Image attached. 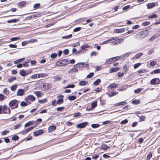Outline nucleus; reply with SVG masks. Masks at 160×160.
<instances>
[{"mask_svg":"<svg viewBox=\"0 0 160 160\" xmlns=\"http://www.w3.org/2000/svg\"><path fill=\"white\" fill-rule=\"evenodd\" d=\"M29 72H27L24 70H22L20 71V75L22 76H25L27 75Z\"/></svg>","mask_w":160,"mask_h":160,"instance_id":"obj_14","label":"nucleus"},{"mask_svg":"<svg viewBox=\"0 0 160 160\" xmlns=\"http://www.w3.org/2000/svg\"><path fill=\"white\" fill-rule=\"evenodd\" d=\"M57 56V54L56 53H53L51 55V57L52 58H55Z\"/></svg>","mask_w":160,"mask_h":160,"instance_id":"obj_60","label":"nucleus"},{"mask_svg":"<svg viewBox=\"0 0 160 160\" xmlns=\"http://www.w3.org/2000/svg\"><path fill=\"white\" fill-rule=\"evenodd\" d=\"M88 66L89 65L86 62H79L74 65V67L82 68H83L86 67Z\"/></svg>","mask_w":160,"mask_h":160,"instance_id":"obj_5","label":"nucleus"},{"mask_svg":"<svg viewBox=\"0 0 160 160\" xmlns=\"http://www.w3.org/2000/svg\"><path fill=\"white\" fill-rule=\"evenodd\" d=\"M81 27H78L74 28L73 30V31L74 32H77L78 31H79L81 30Z\"/></svg>","mask_w":160,"mask_h":160,"instance_id":"obj_57","label":"nucleus"},{"mask_svg":"<svg viewBox=\"0 0 160 160\" xmlns=\"http://www.w3.org/2000/svg\"><path fill=\"white\" fill-rule=\"evenodd\" d=\"M34 93L38 97H40L41 96V92L40 91H36V92H34Z\"/></svg>","mask_w":160,"mask_h":160,"instance_id":"obj_52","label":"nucleus"},{"mask_svg":"<svg viewBox=\"0 0 160 160\" xmlns=\"http://www.w3.org/2000/svg\"><path fill=\"white\" fill-rule=\"evenodd\" d=\"M124 73L123 72L122 73L118 72V77H122L124 75Z\"/></svg>","mask_w":160,"mask_h":160,"instance_id":"obj_62","label":"nucleus"},{"mask_svg":"<svg viewBox=\"0 0 160 160\" xmlns=\"http://www.w3.org/2000/svg\"><path fill=\"white\" fill-rule=\"evenodd\" d=\"M109 148V147L105 144H102L101 146V148L105 150H107Z\"/></svg>","mask_w":160,"mask_h":160,"instance_id":"obj_27","label":"nucleus"},{"mask_svg":"<svg viewBox=\"0 0 160 160\" xmlns=\"http://www.w3.org/2000/svg\"><path fill=\"white\" fill-rule=\"evenodd\" d=\"M31 19H33V18L32 17V15H30L29 16L26 17L25 20H29Z\"/></svg>","mask_w":160,"mask_h":160,"instance_id":"obj_51","label":"nucleus"},{"mask_svg":"<svg viewBox=\"0 0 160 160\" xmlns=\"http://www.w3.org/2000/svg\"><path fill=\"white\" fill-rule=\"evenodd\" d=\"M27 104L24 101H22L21 102L20 105L21 106H26L27 105Z\"/></svg>","mask_w":160,"mask_h":160,"instance_id":"obj_64","label":"nucleus"},{"mask_svg":"<svg viewBox=\"0 0 160 160\" xmlns=\"http://www.w3.org/2000/svg\"><path fill=\"white\" fill-rule=\"evenodd\" d=\"M17 85H12L11 87V90L12 91H15V90H16V89H17Z\"/></svg>","mask_w":160,"mask_h":160,"instance_id":"obj_48","label":"nucleus"},{"mask_svg":"<svg viewBox=\"0 0 160 160\" xmlns=\"http://www.w3.org/2000/svg\"><path fill=\"white\" fill-rule=\"evenodd\" d=\"M94 75V73L93 72H91L89 74H88L87 76V78H90L93 76Z\"/></svg>","mask_w":160,"mask_h":160,"instance_id":"obj_61","label":"nucleus"},{"mask_svg":"<svg viewBox=\"0 0 160 160\" xmlns=\"http://www.w3.org/2000/svg\"><path fill=\"white\" fill-rule=\"evenodd\" d=\"M88 83V82L86 81H82L79 82V85L81 86H84L86 85Z\"/></svg>","mask_w":160,"mask_h":160,"instance_id":"obj_17","label":"nucleus"},{"mask_svg":"<svg viewBox=\"0 0 160 160\" xmlns=\"http://www.w3.org/2000/svg\"><path fill=\"white\" fill-rule=\"evenodd\" d=\"M157 62L154 61H152L150 63V65L151 66H154L156 65Z\"/></svg>","mask_w":160,"mask_h":160,"instance_id":"obj_49","label":"nucleus"},{"mask_svg":"<svg viewBox=\"0 0 160 160\" xmlns=\"http://www.w3.org/2000/svg\"><path fill=\"white\" fill-rule=\"evenodd\" d=\"M25 92L24 90L22 89H19L17 92L16 95L18 96H22Z\"/></svg>","mask_w":160,"mask_h":160,"instance_id":"obj_10","label":"nucleus"},{"mask_svg":"<svg viewBox=\"0 0 160 160\" xmlns=\"http://www.w3.org/2000/svg\"><path fill=\"white\" fill-rule=\"evenodd\" d=\"M92 128H95L99 127L100 125L99 124H92L91 125Z\"/></svg>","mask_w":160,"mask_h":160,"instance_id":"obj_34","label":"nucleus"},{"mask_svg":"<svg viewBox=\"0 0 160 160\" xmlns=\"http://www.w3.org/2000/svg\"><path fill=\"white\" fill-rule=\"evenodd\" d=\"M18 21H19V20L18 19H13L8 20L7 22L8 23H11L12 22L15 23Z\"/></svg>","mask_w":160,"mask_h":160,"instance_id":"obj_19","label":"nucleus"},{"mask_svg":"<svg viewBox=\"0 0 160 160\" xmlns=\"http://www.w3.org/2000/svg\"><path fill=\"white\" fill-rule=\"evenodd\" d=\"M141 63H137L136 64H135L134 65V68H135V69H136L137 68H138L141 65Z\"/></svg>","mask_w":160,"mask_h":160,"instance_id":"obj_59","label":"nucleus"},{"mask_svg":"<svg viewBox=\"0 0 160 160\" xmlns=\"http://www.w3.org/2000/svg\"><path fill=\"white\" fill-rule=\"evenodd\" d=\"M118 92H116V93H115L114 92H112L111 93H108V95L110 97H112L117 94H118Z\"/></svg>","mask_w":160,"mask_h":160,"instance_id":"obj_40","label":"nucleus"},{"mask_svg":"<svg viewBox=\"0 0 160 160\" xmlns=\"http://www.w3.org/2000/svg\"><path fill=\"white\" fill-rule=\"evenodd\" d=\"M41 15V14L39 13H35L32 15L33 19L35 18H38L40 17Z\"/></svg>","mask_w":160,"mask_h":160,"instance_id":"obj_26","label":"nucleus"},{"mask_svg":"<svg viewBox=\"0 0 160 160\" xmlns=\"http://www.w3.org/2000/svg\"><path fill=\"white\" fill-rule=\"evenodd\" d=\"M35 100V98L32 95H30L25 98V100L27 103H29V100L33 101Z\"/></svg>","mask_w":160,"mask_h":160,"instance_id":"obj_8","label":"nucleus"},{"mask_svg":"<svg viewBox=\"0 0 160 160\" xmlns=\"http://www.w3.org/2000/svg\"><path fill=\"white\" fill-rule=\"evenodd\" d=\"M127 88L126 85H124L119 87L117 90L119 91H124L126 90Z\"/></svg>","mask_w":160,"mask_h":160,"instance_id":"obj_15","label":"nucleus"},{"mask_svg":"<svg viewBox=\"0 0 160 160\" xmlns=\"http://www.w3.org/2000/svg\"><path fill=\"white\" fill-rule=\"evenodd\" d=\"M152 154L151 152H149V153L148 155L147 159V160L150 159L152 157Z\"/></svg>","mask_w":160,"mask_h":160,"instance_id":"obj_53","label":"nucleus"},{"mask_svg":"<svg viewBox=\"0 0 160 160\" xmlns=\"http://www.w3.org/2000/svg\"><path fill=\"white\" fill-rule=\"evenodd\" d=\"M43 130L41 129H40L35 132L33 133V134L35 136L37 137L39 136V135L43 134Z\"/></svg>","mask_w":160,"mask_h":160,"instance_id":"obj_9","label":"nucleus"},{"mask_svg":"<svg viewBox=\"0 0 160 160\" xmlns=\"http://www.w3.org/2000/svg\"><path fill=\"white\" fill-rule=\"evenodd\" d=\"M72 36V34H70V35H68L67 36H63L62 37V38L65 39H67L68 38H71Z\"/></svg>","mask_w":160,"mask_h":160,"instance_id":"obj_47","label":"nucleus"},{"mask_svg":"<svg viewBox=\"0 0 160 160\" xmlns=\"http://www.w3.org/2000/svg\"><path fill=\"white\" fill-rule=\"evenodd\" d=\"M40 85L42 90L43 91L50 89L52 87V85L50 83H42Z\"/></svg>","mask_w":160,"mask_h":160,"instance_id":"obj_2","label":"nucleus"},{"mask_svg":"<svg viewBox=\"0 0 160 160\" xmlns=\"http://www.w3.org/2000/svg\"><path fill=\"white\" fill-rule=\"evenodd\" d=\"M128 122V120L127 119H125L121 121L120 123L122 124H125L127 123Z\"/></svg>","mask_w":160,"mask_h":160,"instance_id":"obj_55","label":"nucleus"},{"mask_svg":"<svg viewBox=\"0 0 160 160\" xmlns=\"http://www.w3.org/2000/svg\"><path fill=\"white\" fill-rule=\"evenodd\" d=\"M78 70L77 68H72L69 71V73H72L73 72H74V73L75 72H78Z\"/></svg>","mask_w":160,"mask_h":160,"instance_id":"obj_18","label":"nucleus"},{"mask_svg":"<svg viewBox=\"0 0 160 160\" xmlns=\"http://www.w3.org/2000/svg\"><path fill=\"white\" fill-rule=\"evenodd\" d=\"M140 102L138 100H135L132 101V103L135 105L138 104H139Z\"/></svg>","mask_w":160,"mask_h":160,"instance_id":"obj_45","label":"nucleus"},{"mask_svg":"<svg viewBox=\"0 0 160 160\" xmlns=\"http://www.w3.org/2000/svg\"><path fill=\"white\" fill-rule=\"evenodd\" d=\"M3 92L4 94L6 95H8L9 94V91L7 89V88H5L3 90Z\"/></svg>","mask_w":160,"mask_h":160,"instance_id":"obj_50","label":"nucleus"},{"mask_svg":"<svg viewBox=\"0 0 160 160\" xmlns=\"http://www.w3.org/2000/svg\"><path fill=\"white\" fill-rule=\"evenodd\" d=\"M101 82V79H98L94 82L93 84L95 86L98 85Z\"/></svg>","mask_w":160,"mask_h":160,"instance_id":"obj_25","label":"nucleus"},{"mask_svg":"<svg viewBox=\"0 0 160 160\" xmlns=\"http://www.w3.org/2000/svg\"><path fill=\"white\" fill-rule=\"evenodd\" d=\"M97 101H95L91 104V108H93L97 106Z\"/></svg>","mask_w":160,"mask_h":160,"instance_id":"obj_32","label":"nucleus"},{"mask_svg":"<svg viewBox=\"0 0 160 160\" xmlns=\"http://www.w3.org/2000/svg\"><path fill=\"white\" fill-rule=\"evenodd\" d=\"M59 61H62L61 62V63H62L61 65H62V66H64L65 65H67L68 63L67 64V62H68V60L67 59H63L62 60H59Z\"/></svg>","mask_w":160,"mask_h":160,"instance_id":"obj_22","label":"nucleus"},{"mask_svg":"<svg viewBox=\"0 0 160 160\" xmlns=\"http://www.w3.org/2000/svg\"><path fill=\"white\" fill-rule=\"evenodd\" d=\"M18 101L14 99L10 101L8 105L12 109L17 108L18 107Z\"/></svg>","mask_w":160,"mask_h":160,"instance_id":"obj_3","label":"nucleus"},{"mask_svg":"<svg viewBox=\"0 0 160 160\" xmlns=\"http://www.w3.org/2000/svg\"><path fill=\"white\" fill-rule=\"evenodd\" d=\"M131 52H128L127 53H124L122 56H123L124 58V57H128L130 54H131Z\"/></svg>","mask_w":160,"mask_h":160,"instance_id":"obj_56","label":"nucleus"},{"mask_svg":"<svg viewBox=\"0 0 160 160\" xmlns=\"http://www.w3.org/2000/svg\"><path fill=\"white\" fill-rule=\"evenodd\" d=\"M142 55V53L141 52L137 54L136 55L134 56V57L133 58H139Z\"/></svg>","mask_w":160,"mask_h":160,"instance_id":"obj_33","label":"nucleus"},{"mask_svg":"<svg viewBox=\"0 0 160 160\" xmlns=\"http://www.w3.org/2000/svg\"><path fill=\"white\" fill-rule=\"evenodd\" d=\"M39 76H38V74H35L32 75L31 77L30 78H32L33 79H36L37 78H39Z\"/></svg>","mask_w":160,"mask_h":160,"instance_id":"obj_42","label":"nucleus"},{"mask_svg":"<svg viewBox=\"0 0 160 160\" xmlns=\"http://www.w3.org/2000/svg\"><path fill=\"white\" fill-rule=\"evenodd\" d=\"M156 17V15L154 13H153L152 15L149 16L148 17V18H155Z\"/></svg>","mask_w":160,"mask_h":160,"instance_id":"obj_63","label":"nucleus"},{"mask_svg":"<svg viewBox=\"0 0 160 160\" xmlns=\"http://www.w3.org/2000/svg\"><path fill=\"white\" fill-rule=\"evenodd\" d=\"M119 69V68L118 67L115 68H112L110 69V72H116Z\"/></svg>","mask_w":160,"mask_h":160,"instance_id":"obj_21","label":"nucleus"},{"mask_svg":"<svg viewBox=\"0 0 160 160\" xmlns=\"http://www.w3.org/2000/svg\"><path fill=\"white\" fill-rule=\"evenodd\" d=\"M25 58H23L21 59H19L18 60H16L14 61V63L15 64H17L19 62H21L24 60Z\"/></svg>","mask_w":160,"mask_h":160,"instance_id":"obj_24","label":"nucleus"},{"mask_svg":"<svg viewBox=\"0 0 160 160\" xmlns=\"http://www.w3.org/2000/svg\"><path fill=\"white\" fill-rule=\"evenodd\" d=\"M16 78V77H11L8 79V81L9 82H11L12 81L15 80Z\"/></svg>","mask_w":160,"mask_h":160,"instance_id":"obj_38","label":"nucleus"},{"mask_svg":"<svg viewBox=\"0 0 160 160\" xmlns=\"http://www.w3.org/2000/svg\"><path fill=\"white\" fill-rule=\"evenodd\" d=\"M149 33V31L148 30L142 31L135 35V38L138 40H142L145 38Z\"/></svg>","mask_w":160,"mask_h":160,"instance_id":"obj_1","label":"nucleus"},{"mask_svg":"<svg viewBox=\"0 0 160 160\" xmlns=\"http://www.w3.org/2000/svg\"><path fill=\"white\" fill-rule=\"evenodd\" d=\"M20 39V38L19 37H15L11 38L10 39V40L11 41H17Z\"/></svg>","mask_w":160,"mask_h":160,"instance_id":"obj_44","label":"nucleus"},{"mask_svg":"<svg viewBox=\"0 0 160 160\" xmlns=\"http://www.w3.org/2000/svg\"><path fill=\"white\" fill-rule=\"evenodd\" d=\"M120 57L118 56V57H115L112 58V61L113 62H115V61H116L117 60H119L120 58Z\"/></svg>","mask_w":160,"mask_h":160,"instance_id":"obj_39","label":"nucleus"},{"mask_svg":"<svg viewBox=\"0 0 160 160\" xmlns=\"http://www.w3.org/2000/svg\"><path fill=\"white\" fill-rule=\"evenodd\" d=\"M118 86V84H116L115 83H113L110 84L108 87L110 89H112L114 88H117Z\"/></svg>","mask_w":160,"mask_h":160,"instance_id":"obj_20","label":"nucleus"},{"mask_svg":"<svg viewBox=\"0 0 160 160\" xmlns=\"http://www.w3.org/2000/svg\"><path fill=\"white\" fill-rule=\"evenodd\" d=\"M19 139V137L17 135H15L14 136L12 137V139L14 141L18 140Z\"/></svg>","mask_w":160,"mask_h":160,"instance_id":"obj_41","label":"nucleus"},{"mask_svg":"<svg viewBox=\"0 0 160 160\" xmlns=\"http://www.w3.org/2000/svg\"><path fill=\"white\" fill-rule=\"evenodd\" d=\"M150 23V22L149 21H146L143 22L142 24V25L144 26H145L147 25H149Z\"/></svg>","mask_w":160,"mask_h":160,"instance_id":"obj_54","label":"nucleus"},{"mask_svg":"<svg viewBox=\"0 0 160 160\" xmlns=\"http://www.w3.org/2000/svg\"><path fill=\"white\" fill-rule=\"evenodd\" d=\"M26 4V2L24 1H22L21 2H20L19 3V7H22V6H23Z\"/></svg>","mask_w":160,"mask_h":160,"instance_id":"obj_30","label":"nucleus"},{"mask_svg":"<svg viewBox=\"0 0 160 160\" xmlns=\"http://www.w3.org/2000/svg\"><path fill=\"white\" fill-rule=\"evenodd\" d=\"M75 86L74 84H68L65 87V88H74Z\"/></svg>","mask_w":160,"mask_h":160,"instance_id":"obj_37","label":"nucleus"},{"mask_svg":"<svg viewBox=\"0 0 160 160\" xmlns=\"http://www.w3.org/2000/svg\"><path fill=\"white\" fill-rule=\"evenodd\" d=\"M63 100L62 98L58 99L57 101V104H60L63 103Z\"/></svg>","mask_w":160,"mask_h":160,"instance_id":"obj_31","label":"nucleus"},{"mask_svg":"<svg viewBox=\"0 0 160 160\" xmlns=\"http://www.w3.org/2000/svg\"><path fill=\"white\" fill-rule=\"evenodd\" d=\"M90 46L88 45L87 44H85L84 45H83L81 47V48L82 50L84 49L85 51H86V49H85L86 48H88Z\"/></svg>","mask_w":160,"mask_h":160,"instance_id":"obj_28","label":"nucleus"},{"mask_svg":"<svg viewBox=\"0 0 160 160\" xmlns=\"http://www.w3.org/2000/svg\"><path fill=\"white\" fill-rule=\"evenodd\" d=\"M32 124L33 123L32 121H29L25 124L24 127H28L32 125Z\"/></svg>","mask_w":160,"mask_h":160,"instance_id":"obj_35","label":"nucleus"},{"mask_svg":"<svg viewBox=\"0 0 160 160\" xmlns=\"http://www.w3.org/2000/svg\"><path fill=\"white\" fill-rule=\"evenodd\" d=\"M40 5H41V4L40 3H36V4H35L34 5L33 8H34V9H37L40 7Z\"/></svg>","mask_w":160,"mask_h":160,"instance_id":"obj_43","label":"nucleus"},{"mask_svg":"<svg viewBox=\"0 0 160 160\" xmlns=\"http://www.w3.org/2000/svg\"><path fill=\"white\" fill-rule=\"evenodd\" d=\"M127 104V102L125 101L121 102H120L117 103L114 105V107L118 106L120 105H124Z\"/></svg>","mask_w":160,"mask_h":160,"instance_id":"obj_16","label":"nucleus"},{"mask_svg":"<svg viewBox=\"0 0 160 160\" xmlns=\"http://www.w3.org/2000/svg\"><path fill=\"white\" fill-rule=\"evenodd\" d=\"M113 62L112 60V58L108 59V60H107L106 62H105V64H110L112 63H113Z\"/></svg>","mask_w":160,"mask_h":160,"instance_id":"obj_23","label":"nucleus"},{"mask_svg":"<svg viewBox=\"0 0 160 160\" xmlns=\"http://www.w3.org/2000/svg\"><path fill=\"white\" fill-rule=\"evenodd\" d=\"M68 98L70 100L73 101L75 100L76 97L75 96H71L68 97Z\"/></svg>","mask_w":160,"mask_h":160,"instance_id":"obj_29","label":"nucleus"},{"mask_svg":"<svg viewBox=\"0 0 160 160\" xmlns=\"http://www.w3.org/2000/svg\"><path fill=\"white\" fill-rule=\"evenodd\" d=\"M62 62V61H57L56 63V66H57L58 67H60V66H62V65H61L62 63L61 62Z\"/></svg>","mask_w":160,"mask_h":160,"instance_id":"obj_46","label":"nucleus"},{"mask_svg":"<svg viewBox=\"0 0 160 160\" xmlns=\"http://www.w3.org/2000/svg\"><path fill=\"white\" fill-rule=\"evenodd\" d=\"M124 72L125 74H126L127 71H128V69L127 68V67L126 65H124L123 66V68Z\"/></svg>","mask_w":160,"mask_h":160,"instance_id":"obj_36","label":"nucleus"},{"mask_svg":"<svg viewBox=\"0 0 160 160\" xmlns=\"http://www.w3.org/2000/svg\"><path fill=\"white\" fill-rule=\"evenodd\" d=\"M88 124L87 122H83L78 124L76 126L77 128H85Z\"/></svg>","mask_w":160,"mask_h":160,"instance_id":"obj_7","label":"nucleus"},{"mask_svg":"<svg viewBox=\"0 0 160 160\" xmlns=\"http://www.w3.org/2000/svg\"><path fill=\"white\" fill-rule=\"evenodd\" d=\"M147 6L148 9H151L155 7V4L154 2L149 3L147 4Z\"/></svg>","mask_w":160,"mask_h":160,"instance_id":"obj_12","label":"nucleus"},{"mask_svg":"<svg viewBox=\"0 0 160 160\" xmlns=\"http://www.w3.org/2000/svg\"><path fill=\"white\" fill-rule=\"evenodd\" d=\"M64 108V107H58L57 108V110L58 111H60L63 110Z\"/></svg>","mask_w":160,"mask_h":160,"instance_id":"obj_58","label":"nucleus"},{"mask_svg":"<svg viewBox=\"0 0 160 160\" xmlns=\"http://www.w3.org/2000/svg\"><path fill=\"white\" fill-rule=\"evenodd\" d=\"M56 128V126L55 125H52V126H50L48 128V130L49 132H51L54 131Z\"/></svg>","mask_w":160,"mask_h":160,"instance_id":"obj_13","label":"nucleus"},{"mask_svg":"<svg viewBox=\"0 0 160 160\" xmlns=\"http://www.w3.org/2000/svg\"><path fill=\"white\" fill-rule=\"evenodd\" d=\"M2 112L4 114H10L11 110L10 108L7 105H3L2 106Z\"/></svg>","mask_w":160,"mask_h":160,"instance_id":"obj_4","label":"nucleus"},{"mask_svg":"<svg viewBox=\"0 0 160 160\" xmlns=\"http://www.w3.org/2000/svg\"><path fill=\"white\" fill-rule=\"evenodd\" d=\"M128 28H127L126 29H125V28H123L122 29H115L114 30V32H115L116 33H122L125 31V30H128Z\"/></svg>","mask_w":160,"mask_h":160,"instance_id":"obj_11","label":"nucleus"},{"mask_svg":"<svg viewBox=\"0 0 160 160\" xmlns=\"http://www.w3.org/2000/svg\"><path fill=\"white\" fill-rule=\"evenodd\" d=\"M152 85L158 84L160 83V80L159 78H155L152 79L150 82Z\"/></svg>","mask_w":160,"mask_h":160,"instance_id":"obj_6","label":"nucleus"}]
</instances>
